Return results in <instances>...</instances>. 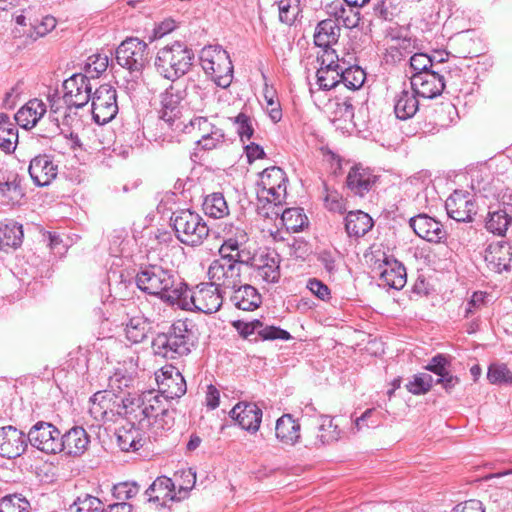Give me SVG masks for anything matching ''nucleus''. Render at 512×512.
Masks as SVG:
<instances>
[{"mask_svg": "<svg viewBox=\"0 0 512 512\" xmlns=\"http://www.w3.org/2000/svg\"><path fill=\"white\" fill-rule=\"evenodd\" d=\"M135 283L145 294L171 306H177L186 288V283L174 269L161 264L141 266Z\"/></svg>", "mask_w": 512, "mask_h": 512, "instance_id": "obj_1", "label": "nucleus"}, {"mask_svg": "<svg viewBox=\"0 0 512 512\" xmlns=\"http://www.w3.org/2000/svg\"><path fill=\"white\" fill-rule=\"evenodd\" d=\"M193 327L188 319L174 321L153 338L151 346L154 354L171 360L190 354L197 342Z\"/></svg>", "mask_w": 512, "mask_h": 512, "instance_id": "obj_2", "label": "nucleus"}, {"mask_svg": "<svg viewBox=\"0 0 512 512\" xmlns=\"http://www.w3.org/2000/svg\"><path fill=\"white\" fill-rule=\"evenodd\" d=\"M288 178L284 170L271 166L260 173L258 182V212L266 218L279 216L281 205L287 196Z\"/></svg>", "mask_w": 512, "mask_h": 512, "instance_id": "obj_3", "label": "nucleus"}, {"mask_svg": "<svg viewBox=\"0 0 512 512\" xmlns=\"http://www.w3.org/2000/svg\"><path fill=\"white\" fill-rule=\"evenodd\" d=\"M194 53L184 43L175 41L157 52L155 58L156 71L172 83L187 74L193 65Z\"/></svg>", "mask_w": 512, "mask_h": 512, "instance_id": "obj_4", "label": "nucleus"}, {"mask_svg": "<svg viewBox=\"0 0 512 512\" xmlns=\"http://www.w3.org/2000/svg\"><path fill=\"white\" fill-rule=\"evenodd\" d=\"M170 221L176 238L187 246H199L209 236L210 230L206 222L190 209L173 212Z\"/></svg>", "mask_w": 512, "mask_h": 512, "instance_id": "obj_5", "label": "nucleus"}, {"mask_svg": "<svg viewBox=\"0 0 512 512\" xmlns=\"http://www.w3.org/2000/svg\"><path fill=\"white\" fill-rule=\"evenodd\" d=\"M204 72L221 88H228L233 80V64L226 50L220 46L204 47L200 54Z\"/></svg>", "mask_w": 512, "mask_h": 512, "instance_id": "obj_6", "label": "nucleus"}, {"mask_svg": "<svg viewBox=\"0 0 512 512\" xmlns=\"http://www.w3.org/2000/svg\"><path fill=\"white\" fill-rule=\"evenodd\" d=\"M222 291L212 282L200 283L191 291L186 284L185 291L177 304L184 310H197L205 314L217 312L222 306Z\"/></svg>", "mask_w": 512, "mask_h": 512, "instance_id": "obj_7", "label": "nucleus"}, {"mask_svg": "<svg viewBox=\"0 0 512 512\" xmlns=\"http://www.w3.org/2000/svg\"><path fill=\"white\" fill-rule=\"evenodd\" d=\"M160 106L158 110L159 118L172 130L187 132L188 126L180 119L183 111L184 90L178 83H171L159 95Z\"/></svg>", "mask_w": 512, "mask_h": 512, "instance_id": "obj_8", "label": "nucleus"}, {"mask_svg": "<svg viewBox=\"0 0 512 512\" xmlns=\"http://www.w3.org/2000/svg\"><path fill=\"white\" fill-rule=\"evenodd\" d=\"M126 398L113 391H98L90 398L89 413L99 422L115 421L127 416Z\"/></svg>", "mask_w": 512, "mask_h": 512, "instance_id": "obj_9", "label": "nucleus"}, {"mask_svg": "<svg viewBox=\"0 0 512 512\" xmlns=\"http://www.w3.org/2000/svg\"><path fill=\"white\" fill-rule=\"evenodd\" d=\"M148 45L139 38H127L116 49L117 63L131 74L141 75L148 62Z\"/></svg>", "mask_w": 512, "mask_h": 512, "instance_id": "obj_10", "label": "nucleus"}, {"mask_svg": "<svg viewBox=\"0 0 512 512\" xmlns=\"http://www.w3.org/2000/svg\"><path fill=\"white\" fill-rule=\"evenodd\" d=\"M92 115L98 124H106L118 113L117 92L110 84L100 85L92 94Z\"/></svg>", "mask_w": 512, "mask_h": 512, "instance_id": "obj_11", "label": "nucleus"}, {"mask_svg": "<svg viewBox=\"0 0 512 512\" xmlns=\"http://www.w3.org/2000/svg\"><path fill=\"white\" fill-rule=\"evenodd\" d=\"M28 443L46 454H57L60 449L61 431L52 423L36 422L27 433Z\"/></svg>", "mask_w": 512, "mask_h": 512, "instance_id": "obj_12", "label": "nucleus"}, {"mask_svg": "<svg viewBox=\"0 0 512 512\" xmlns=\"http://www.w3.org/2000/svg\"><path fill=\"white\" fill-rule=\"evenodd\" d=\"M63 102L68 110L82 108L92 98L90 77L78 73L63 82Z\"/></svg>", "mask_w": 512, "mask_h": 512, "instance_id": "obj_13", "label": "nucleus"}, {"mask_svg": "<svg viewBox=\"0 0 512 512\" xmlns=\"http://www.w3.org/2000/svg\"><path fill=\"white\" fill-rule=\"evenodd\" d=\"M208 276L211 282L223 293L233 290L242 283L239 265L229 260L215 259L209 266Z\"/></svg>", "mask_w": 512, "mask_h": 512, "instance_id": "obj_14", "label": "nucleus"}, {"mask_svg": "<svg viewBox=\"0 0 512 512\" xmlns=\"http://www.w3.org/2000/svg\"><path fill=\"white\" fill-rule=\"evenodd\" d=\"M410 86L422 98L433 99L440 96L445 88V79L441 69L435 68L422 73H413Z\"/></svg>", "mask_w": 512, "mask_h": 512, "instance_id": "obj_15", "label": "nucleus"}, {"mask_svg": "<svg viewBox=\"0 0 512 512\" xmlns=\"http://www.w3.org/2000/svg\"><path fill=\"white\" fill-rule=\"evenodd\" d=\"M158 393L164 399H175L185 395L187 391L186 381L180 371L167 366L161 369V374H156Z\"/></svg>", "mask_w": 512, "mask_h": 512, "instance_id": "obj_16", "label": "nucleus"}, {"mask_svg": "<svg viewBox=\"0 0 512 512\" xmlns=\"http://www.w3.org/2000/svg\"><path fill=\"white\" fill-rule=\"evenodd\" d=\"M27 446L26 433L11 425L0 428V456L17 458L26 451Z\"/></svg>", "mask_w": 512, "mask_h": 512, "instance_id": "obj_17", "label": "nucleus"}, {"mask_svg": "<svg viewBox=\"0 0 512 512\" xmlns=\"http://www.w3.org/2000/svg\"><path fill=\"white\" fill-rule=\"evenodd\" d=\"M445 208L448 216L457 222L472 221L473 215L477 212L476 204L470 193L458 190L447 198Z\"/></svg>", "mask_w": 512, "mask_h": 512, "instance_id": "obj_18", "label": "nucleus"}, {"mask_svg": "<svg viewBox=\"0 0 512 512\" xmlns=\"http://www.w3.org/2000/svg\"><path fill=\"white\" fill-rule=\"evenodd\" d=\"M23 177L14 170L0 171V197L7 204H19L26 192L22 184Z\"/></svg>", "mask_w": 512, "mask_h": 512, "instance_id": "obj_19", "label": "nucleus"}, {"mask_svg": "<svg viewBox=\"0 0 512 512\" xmlns=\"http://www.w3.org/2000/svg\"><path fill=\"white\" fill-rule=\"evenodd\" d=\"M262 410L255 403L239 402L229 412V416L238 425L250 432L256 433L262 421Z\"/></svg>", "mask_w": 512, "mask_h": 512, "instance_id": "obj_20", "label": "nucleus"}, {"mask_svg": "<svg viewBox=\"0 0 512 512\" xmlns=\"http://www.w3.org/2000/svg\"><path fill=\"white\" fill-rule=\"evenodd\" d=\"M28 171L36 186L45 187L57 177L58 165L51 156L43 154L30 161Z\"/></svg>", "mask_w": 512, "mask_h": 512, "instance_id": "obj_21", "label": "nucleus"}, {"mask_svg": "<svg viewBox=\"0 0 512 512\" xmlns=\"http://www.w3.org/2000/svg\"><path fill=\"white\" fill-rule=\"evenodd\" d=\"M409 225L417 236L429 242L439 243L446 237L443 225L426 214L410 218Z\"/></svg>", "mask_w": 512, "mask_h": 512, "instance_id": "obj_22", "label": "nucleus"}, {"mask_svg": "<svg viewBox=\"0 0 512 512\" xmlns=\"http://www.w3.org/2000/svg\"><path fill=\"white\" fill-rule=\"evenodd\" d=\"M90 437L86 430L79 426H74L66 433H61L60 449L58 453L64 452L68 456H81L87 450Z\"/></svg>", "mask_w": 512, "mask_h": 512, "instance_id": "obj_23", "label": "nucleus"}, {"mask_svg": "<svg viewBox=\"0 0 512 512\" xmlns=\"http://www.w3.org/2000/svg\"><path fill=\"white\" fill-rule=\"evenodd\" d=\"M140 404L144 409L143 418L148 419L149 425L151 424L150 420L155 419L164 421L167 428H170L169 421L165 420L166 417H169V410L165 407L163 396L154 390L145 391L140 394Z\"/></svg>", "mask_w": 512, "mask_h": 512, "instance_id": "obj_24", "label": "nucleus"}, {"mask_svg": "<svg viewBox=\"0 0 512 512\" xmlns=\"http://www.w3.org/2000/svg\"><path fill=\"white\" fill-rule=\"evenodd\" d=\"M370 168L360 165L353 166L346 178L347 187L356 195L363 196L379 180Z\"/></svg>", "mask_w": 512, "mask_h": 512, "instance_id": "obj_25", "label": "nucleus"}, {"mask_svg": "<svg viewBox=\"0 0 512 512\" xmlns=\"http://www.w3.org/2000/svg\"><path fill=\"white\" fill-rule=\"evenodd\" d=\"M301 425L291 414H283L275 425L276 439L284 446H295L301 439Z\"/></svg>", "mask_w": 512, "mask_h": 512, "instance_id": "obj_26", "label": "nucleus"}, {"mask_svg": "<svg viewBox=\"0 0 512 512\" xmlns=\"http://www.w3.org/2000/svg\"><path fill=\"white\" fill-rule=\"evenodd\" d=\"M484 258L492 271H508L512 262V247L506 242L491 244L486 249Z\"/></svg>", "mask_w": 512, "mask_h": 512, "instance_id": "obj_27", "label": "nucleus"}, {"mask_svg": "<svg viewBox=\"0 0 512 512\" xmlns=\"http://www.w3.org/2000/svg\"><path fill=\"white\" fill-rule=\"evenodd\" d=\"M256 276L266 283H277L280 279V256L276 252L261 254L251 262Z\"/></svg>", "mask_w": 512, "mask_h": 512, "instance_id": "obj_28", "label": "nucleus"}, {"mask_svg": "<svg viewBox=\"0 0 512 512\" xmlns=\"http://www.w3.org/2000/svg\"><path fill=\"white\" fill-rule=\"evenodd\" d=\"M326 13L338 22L339 25H343L345 28L352 29L359 25L360 12L354 7H350L341 0H335L327 4Z\"/></svg>", "mask_w": 512, "mask_h": 512, "instance_id": "obj_29", "label": "nucleus"}, {"mask_svg": "<svg viewBox=\"0 0 512 512\" xmlns=\"http://www.w3.org/2000/svg\"><path fill=\"white\" fill-rule=\"evenodd\" d=\"M46 112V105L43 101L34 98L22 106L14 118L19 126L24 129L33 128Z\"/></svg>", "mask_w": 512, "mask_h": 512, "instance_id": "obj_30", "label": "nucleus"}, {"mask_svg": "<svg viewBox=\"0 0 512 512\" xmlns=\"http://www.w3.org/2000/svg\"><path fill=\"white\" fill-rule=\"evenodd\" d=\"M417 94L414 90L403 88L394 98V113L397 119L407 120L412 118L419 108Z\"/></svg>", "mask_w": 512, "mask_h": 512, "instance_id": "obj_31", "label": "nucleus"}, {"mask_svg": "<svg viewBox=\"0 0 512 512\" xmlns=\"http://www.w3.org/2000/svg\"><path fill=\"white\" fill-rule=\"evenodd\" d=\"M145 494L148 496L149 502L165 505L168 500H174L175 486L171 478L161 476L153 481Z\"/></svg>", "mask_w": 512, "mask_h": 512, "instance_id": "obj_32", "label": "nucleus"}, {"mask_svg": "<svg viewBox=\"0 0 512 512\" xmlns=\"http://www.w3.org/2000/svg\"><path fill=\"white\" fill-rule=\"evenodd\" d=\"M231 296V301L234 305L244 311H253L258 308L262 302L261 295L251 285L242 283L237 286Z\"/></svg>", "mask_w": 512, "mask_h": 512, "instance_id": "obj_33", "label": "nucleus"}, {"mask_svg": "<svg viewBox=\"0 0 512 512\" xmlns=\"http://www.w3.org/2000/svg\"><path fill=\"white\" fill-rule=\"evenodd\" d=\"M411 41L405 36L386 32V63H397L411 52Z\"/></svg>", "mask_w": 512, "mask_h": 512, "instance_id": "obj_34", "label": "nucleus"}, {"mask_svg": "<svg viewBox=\"0 0 512 512\" xmlns=\"http://www.w3.org/2000/svg\"><path fill=\"white\" fill-rule=\"evenodd\" d=\"M372 227V218L363 211H350L345 217V230L349 236H364Z\"/></svg>", "mask_w": 512, "mask_h": 512, "instance_id": "obj_35", "label": "nucleus"}, {"mask_svg": "<svg viewBox=\"0 0 512 512\" xmlns=\"http://www.w3.org/2000/svg\"><path fill=\"white\" fill-rule=\"evenodd\" d=\"M151 330V324L146 317L138 313L129 318L125 324V334L132 344L143 342Z\"/></svg>", "mask_w": 512, "mask_h": 512, "instance_id": "obj_36", "label": "nucleus"}, {"mask_svg": "<svg viewBox=\"0 0 512 512\" xmlns=\"http://www.w3.org/2000/svg\"><path fill=\"white\" fill-rule=\"evenodd\" d=\"M340 25L334 19H324L316 27L314 43L319 47H328L338 41Z\"/></svg>", "mask_w": 512, "mask_h": 512, "instance_id": "obj_37", "label": "nucleus"}, {"mask_svg": "<svg viewBox=\"0 0 512 512\" xmlns=\"http://www.w3.org/2000/svg\"><path fill=\"white\" fill-rule=\"evenodd\" d=\"M23 235L22 225L17 222L0 226V250L8 252L18 248L22 244Z\"/></svg>", "mask_w": 512, "mask_h": 512, "instance_id": "obj_38", "label": "nucleus"}, {"mask_svg": "<svg viewBox=\"0 0 512 512\" xmlns=\"http://www.w3.org/2000/svg\"><path fill=\"white\" fill-rule=\"evenodd\" d=\"M343 64L344 67L340 68V85L351 91L359 90L366 80L365 71L358 65H352L350 61Z\"/></svg>", "mask_w": 512, "mask_h": 512, "instance_id": "obj_39", "label": "nucleus"}, {"mask_svg": "<svg viewBox=\"0 0 512 512\" xmlns=\"http://www.w3.org/2000/svg\"><path fill=\"white\" fill-rule=\"evenodd\" d=\"M406 282L407 272L403 263L386 255V286L400 290Z\"/></svg>", "mask_w": 512, "mask_h": 512, "instance_id": "obj_40", "label": "nucleus"}, {"mask_svg": "<svg viewBox=\"0 0 512 512\" xmlns=\"http://www.w3.org/2000/svg\"><path fill=\"white\" fill-rule=\"evenodd\" d=\"M117 444L122 451H137L143 446V438L139 428L131 424L129 428L121 427L116 432Z\"/></svg>", "mask_w": 512, "mask_h": 512, "instance_id": "obj_41", "label": "nucleus"}, {"mask_svg": "<svg viewBox=\"0 0 512 512\" xmlns=\"http://www.w3.org/2000/svg\"><path fill=\"white\" fill-rule=\"evenodd\" d=\"M512 223V216L505 208L489 211L485 222L486 229L498 236H504Z\"/></svg>", "mask_w": 512, "mask_h": 512, "instance_id": "obj_42", "label": "nucleus"}, {"mask_svg": "<svg viewBox=\"0 0 512 512\" xmlns=\"http://www.w3.org/2000/svg\"><path fill=\"white\" fill-rule=\"evenodd\" d=\"M330 106L332 109L330 117L334 124L343 123L342 128H347V124H353L354 107L350 98L346 97L343 100L337 98Z\"/></svg>", "mask_w": 512, "mask_h": 512, "instance_id": "obj_43", "label": "nucleus"}, {"mask_svg": "<svg viewBox=\"0 0 512 512\" xmlns=\"http://www.w3.org/2000/svg\"><path fill=\"white\" fill-rule=\"evenodd\" d=\"M39 10L40 9H36L34 7L33 21L31 22V27L30 29L25 31L31 37L35 38L47 35L56 27L57 24L55 17L48 14H42Z\"/></svg>", "mask_w": 512, "mask_h": 512, "instance_id": "obj_44", "label": "nucleus"}, {"mask_svg": "<svg viewBox=\"0 0 512 512\" xmlns=\"http://www.w3.org/2000/svg\"><path fill=\"white\" fill-rule=\"evenodd\" d=\"M202 206L204 213L211 218L219 219L229 214L227 202L220 192L207 195Z\"/></svg>", "mask_w": 512, "mask_h": 512, "instance_id": "obj_45", "label": "nucleus"}, {"mask_svg": "<svg viewBox=\"0 0 512 512\" xmlns=\"http://www.w3.org/2000/svg\"><path fill=\"white\" fill-rule=\"evenodd\" d=\"M366 264L379 279H384V243H373L364 254Z\"/></svg>", "mask_w": 512, "mask_h": 512, "instance_id": "obj_46", "label": "nucleus"}, {"mask_svg": "<svg viewBox=\"0 0 512 512\" xmlns=\"http://www.w3.org/2000/svg\"><path fill=\"white\" fill-rule=\"evenodd\" d=\"M177 83L180 84L182 90H184V98H189L188 103L190 105H203V101L206 98L207 93L199 81L189 77L183 81H178Z\"/></svg>", "mask_w": 512, "mask_h": 512, "instance_id": "obj_47", "label": "nucleus"}, {"mask_svg": "<svg viewBox=\"0 0 512 512\" xmlns=\"http://www.w3.org/2000/svg\"><path fill=\"white\" fill-rule=\"evenodd\" d=\"M281 220L286 230L299 232L307 224V216L302 208H288L280 212Z\"/></svg>", "mask_w": 512, "mask_h": 512, "instance_id": "obj_48", "label": "nucleus"}, {"mask_svg": "<svg viewBox=\"0 0 512 512\" xmlns=\"http://www.w3.org/2000/svg\"><path fill=\"white\" fill-rule=\"evenodd\" d=\"M30 502L21 494H7L0 498V512H30Z\"/></svg>", "mask_w": 512, "mask_h": 512, "instance_id": "obj_49", "label": "nucleus"}, {"mask_svg": "<svg viewBox=\"0 0 512 512\" xmlns=\"http://www.w3.org/2000/svg\"><path fill=\"white\" fill-rule=\"evenodd\" d=\"M316 78L321 90H331L340 86V70L338 68L319 67Z\"/></svg>", "mask_w": 512, "mask_h": 512, "instance_id": "obj_50", "label": "nucleus"}, {"mask_svg": "<svg viewBox=\"0 0 512 512\" xmlns=\"http://www.w3.org/2000/svg\"><path fill=\"white\" fill-rule=\"evenodd\" d=\"M126 409L127 410V416H124L127 418L130 422V424L134 425L137 423L139 426H148V419L142 418L144 417V409L143 406L140 404V395L133 398H126Z\"/></svg>", "mask_w": 512, "mask_h": 512, "instance_id": "obj_51", "label": "nucleus"}, {"mask_svg": "<svg viewBox=\"0 0 512 512\" xmlns=\"http://www.w3.org/2000/svg\"><path fill=\"white\" fill-rule=\"evenodd\" d=\"M292 339L291 334L278 326L274 325H265L262 322L261 328L258 330V336L254 339H249L250 341L258 342L262 341H274V340H290Z\"/></svg>", "mask_w": 512, "mask_h": 512, "instance_id": "obj_52", "label": "nucleus"}, {"mask_svg": "<svg viewBox=\"0 0 512 512\" xmlns=\"http://www.w3.org/2000/svg\"><path fill=\"white\" fill-rule=\"evenodd\" d=\"M441 61H436V55L430 56L426 53H415L410 57V68L414 73H422L438 68V64Z\"/></svg>", "mask_w": 512, "mask_h": 512, "instance_id": "obj_53", "label": "nucleus"}, {"mask_svg": "<svg viewBox=\"0 0 512 512\" xmlns=\"http://www.w3.org/2000/svg\"><path fill=\"white\" fill-rule=\"evenodd\" d=\"M382 412L378 408H368L365 412L357 417L354 421L355 429L357 431L363 428H375L382 424Z\"/></svg>", "mask_w": 512, "mask_h": 512, "instance_id": "obj_54", "label": "nucleus"}, {"mask_svg": "<svg viewBox=\"0 0 512 512\" xmlns=\"http://www.w3.org/2000/svg\"><path fill=\"white\" fill-rule=\"evenodd\" d=\"M18 143V129L15 125L0 127V148L7 154L13 153Z\"/></svg>", "mask_w": 512, "mask_h": 512, "instance_id": "obj_55", "label": "nucleus"}, {"mask_svg": "<svg viewBox=\"0 0 512 512\" xmlns=\"http://www.w3.org/2000/svg\"><path fill=\"white\" fill-rule=\"evenodd\" d=\"M323 190L325 207L331 212L343 214L346 211V205L342 195L337 190L330 189L325 182H323Z\"/></svg>", "mask_w": 512, "mask_h": 512, "instance_id": "obj_56", "label": "nucleus"}, {"mask_svg": "<svg viewBox=\"0 0 512 512\" xmlns=\"http://www.w3.org/2000/svg\"><path fill=\"white\" fill-rule=\"evenodd\" d=\"M321 419L322 423L319 429L322 433L317 436L319 443L325 445L337 441L340 437V430L333 423V419L330 416H322Z\"/></svg>", "mask_w": 512, "mask_h": 512, "instance_id": "obj_57", "label": "nucleus"}, {"mask_svg": "<svg viewBox=\"0 0 512 512\" xmlns=\"http://www.w3.org/2000/svg\"><path fill=\"white\" fill-rule=\"evenodd\" d=\"M434 383L433 377L428 373L415 374L406 384L407 390L414 395L427 393Z\"/></svg>", "mask_w": 512, "mask_h": 512, "instance_id": "obj_58", "label": "nucleus"}, {"mask_svg": "<svg viewBox=\"0 0 512 512\" xmlns=\"http://www.w3.org/2000/svg\"><path fill=\"white\" fill-rule=\"evenodd\" d=\"M487 378L491 384H512V371L506 364H491L488 369Z\"/></svg>", "mask_w": 512, "mask_h": 512, "instance_id": "obj_59", "label": "nucleus"}, {"mask_svg": "<svg viewBox=\"0 0 512 512\" xmlns=\"http://www.w3.org/2000/svg\"><path fill=\"white\" fill-rule=\"evenodd\" d=\"M277 4L279 10V21L288 26H292L300 13L299 6H293L291 0H279Z\"/></svg>", "mask_w": 512, "mask_h": 512, "instance_id": "obj_60", "label": "nucleus"}, {"mask_svg": "<svg viewBox=\"0 0 512 512\" xmlns=\"http://www.w3.org/2000/svg\"><path fill=\"white\" fill-rule=\"evenodd\" d=\"M233 124L236 126V131L240 137V140H250L254 133L251 118L245 113H239L236 117L232 118Z\"/></svg>", "mask_w": 512, "mask_h": 512, "instance_id": "obj_61", "label": "nucleus"}, {"mask_svg": "<svg viewBox=\"0 0 512 512\" xmlns=\"http://www.w3.org/2000/svg\"><path fill=\"white\" fill-rule=\"evenodd\" d=\"M112 492L119 502H125L138 494L139 485L136 482H121L113 486Z\"/></svg>", "mask_w": 512, "mask_h": 512, "instance_id": "obj_62", "label": "nucleus"}, {"mask_svg": "<svg viewBox=\"0 0 512 512\" xmlns=\"http://www.w3.org/2000/svg\"><path fill=\"white\" fill-rule=\"evenodd\" d=\"M187 132H191V130H196L199 132L200 138L205 139L210 134H213L214 129H218L219 127L212 124L207 117H195L190 120Z\"/></svg>", "mask_w": 512, "mask_h": 512, "instance_id": "obj_63", "label": "nucleus"}, {"mask_svg": "<svg viewBox=\"0 0 512 512\" xmlns=\"http://www.w3.org/2000/svg\"><path fill=\"white\" fill-rule=\"evenodd\" d=\"M226 142V136L221 128L214 129L213 134H210L205 139H198L196 144L201 149L210 151L221 147Z\"/></svg>", "mask_w": 512, "mask_h": 512, "instance_id": "obj_64", "label": "nucleus"}]
</instances>
